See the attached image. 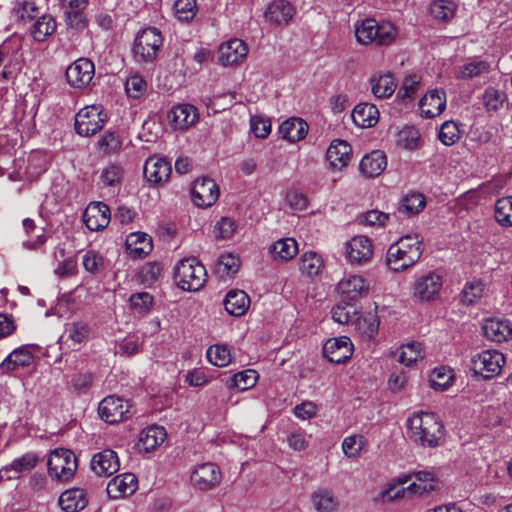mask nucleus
Returning <instances> with one entry per match:
<instances>
[{"label": "nucleus", "mask_w": 512, "mask_h": 512, "mask_svg": "<svg viewBox=\"0 0 512 512\" xmlns=\"http://www.w3.org/2000/svg\"><path fill=\"white\" fill-rule=\"evenodd\" d=\"M423 249V238L419 234L402 236L389 246L386 264L394 272L404 271L419 261Z\"/></svg>", "instance_id": "obj_1"}, {"label": "nucleus", "mask_w": 512, "mask_h": 512, "mask_svg": "<svg viewBox=\"0 0 512 512\" xmlns=\"http://www.w3.org/2000/svg\"><path fill=\"white\" fill-rule=\"evenodd\" d=\"M408 437L423 447H436L444 435V426L434 413L421 412L407 420Z\"/></svg>", "instance_id": "obj_2"}, {"label": "nucleus", "mask_w": 512, "mask_h": 512, "mask_svg": "<svg viewBox=\"0 0 512 512\" xmlns=\"http://www.w3.org/2000/svg\"><path fill=\"white\" fill-rule=\"evenodd\" d=\"M396 35V28L390 22L378 23L375 19L367 18L355 25L356 39L364 45L386 46L395 40Z\"/></svg>", "instance_id": "obj_3"}, {"label": "nucleus", "mask_w": 512, "mask_h": 512, "mask_svg": "<svg viewBox=\"0 0 512 512\" xmlns=\"http://www.w3.org/2000/svg\"><path fill=\"white\" fill-rule=\"evenodd\" d=\"M206 269L195 258L182 259L174 270L177 285L185 291H198L206 282Z\"/></svg>", "instance_id": "obj_4"}, {"label": "nucleus", "mask_w": 512, "mask_h": 512, "mask_svg": "<svg viewBox=\"0 0 512 512\" xmlns=\"http://www.w3.org/2000/svg\"><path fill=\"white\" fill-rule=\"evenodd\" d=\"M163 39L161 33L154 27H148L141 30L133 44V57L137 63H151L156 57L162 46Z\"/></svg>", "instance_id": "obj_5"}, {"label": "nucleus", "mask_w": 512, "mask_h": 512, "mask_svg": "<svg viewBox=\"0 0 512 512\" xmlns=\"http://www.w3.org/2000/svg\"><path fill=\"white\" fill-rule=\"evenodd\" d=\"M47 466L48 473L52 479L59 482H67L75 475L77 458L71 450L58 448L50 453Z\"/></svg>", "instance_id": "obj_6"}, {"label": "nucleus", "mask_w": 512, "mask_h": 512, "mask_svg": "<svg viewBox=\"0 0 512 512\" xmlns=\"http://www.w3.org/2000/svg\"><path fill=\"white\" fill-rule=\"evenodd\" d=\"M106 117L101 106H86L76 114V132L81 136H92L103 128Z\"/></svg>", "instance_id": "obj_7"}, {"label": "nucleus", "mask_w": 512, "mask_h": 512, "mask_svg": "<svg viewBox=\"0 0 512 512\" xmlns=\"http://www.w3.org/2000/svg\"><path fill=\"white\" fill-rule=\"evenodd\" d=\"M505 364L504 355L497 350L482 351L471 359V370L484 379L498 375Z\"/></svg>", "instance_id": "obj_8"}, {"label": "nucleus", "mask_w": 512, "mask_h": 512, "mask_svg": "<svg viewBox=\"0 0 512 512\" xmlns=\"http://www.w3.org/2000/svg\"><path fill=\"white\" fill-rule=\"evenodd\" d=\"M100 417L107 423H117L132 417L135 413L133 405L120 397L108 396L98 407Z\"/></svg>", "instance_id": "obj_9"}, {"label": "nucleus", "mask_w": 512, "mask_h": 512, "mask_svg": "<svg viewBox=\"0 0 512 512\" xmlns=\"http://www.w3.org/2000/svg\"><path fill=\"white\" fill-rule=\"evenodd\" d=\"M442 276L435 271L417 276L412 285V295L420 301H431L440 292Z\"/></svg>", "instance_id": "obj_10"}, {"label": "nucleus", "mask_w": 512, "mask_h": 512, "mask_svg": "<svg viewBox=\"0 0 512 512\" xmlns=\"http://www.w3.org/2000/svg\"><path fill=\"white\" fill-rule=\"evenodd\" d=\"M222 479L220 468L212 462L198 464L191 473V482L199 490L207 491L217 487Z\"/></svg>", "instance_id": "obj_11"}, {"label": "nucleus", "mask_w": 512, "mask_h": 512, "mask_svg": "<svg viewBox=\"0 0 512 512\" xmlns=\"http://www.w3.org/2000/svg\"><path fill=\"white\" fill-rule=\"evenodd\" d=\"M219 193L215 181L207 177L197 179L191 189L193 203L201 208L212 206L218 200Z\"/></svg>", "instance_id": "obj_12"}, {"label": "nucleus", "mask_w": 512, "mask_h": 512, "mask_svg": "<svg viewBox=\"0 0 512 512\" xmlns=\"http://www.w3.org/2000/svg\"><path fill=\"white\" fill-rule=\"evenodd\" d=\"M95 74L94 63L88 58H79L66 70L68 83L75 88L87 86Z\"/></svg>", "instance_id": "obj_13"}, {"label": "nucleus", "mask_w": 512, "mask_h": 512, "mask_svg": "<svg viewBox=\"0 0 512 512\" xmlns=\"http://www.w3.org/2000/svg\"><path fill=\"white\" fill-rule=\"evenodd\" d=\"M353 345L346 336L332 338L323 346V355L331 363L340 364L351 358Z\"/></svg>", "instance_id": "obj_14"}, {"label": "nucleus", "mask_w": 512, "mask_h": 512, "mask_svg": "<svg viewBox=\"0 0 512 512\" xmlns=\"http://www.w3.org/2000/svg\"><path fill=\"white\" fill-rule=\"evenodd\" d=\"M338 291L342 295V301L349 304L368 293L369 284L361 275H348L345 276L338 283Z\"/></svg>", "instance_id": "obj_15"}, {"label": "nucleus", "mask_w": 512, "mask_h": 512, "mask_svg": "<svg viewBox=\"0 0 512 512\" xmlns=\"http://www.w3.org/2000/svg\"><path fill=\"white\" fill-rule=\"evenodd\" d=\"M346 257L353 264H365L373 255V246L366 236H355L346 243Z\"/></svg>", "instance_id": "obj_16"}, {"label": "nucleus", "mask_w": 512, "mask_h": 512, "mask_svg": "<svg viewBox=\"0 0 512 512\" xmlns=\"http://www.w3.org/2000/svg\"><path fill=\"white\" fill-rule=\"evenodd\" d=\"M91 333V327L84 321L67 323L60 340L69 349L79 350L81 345L87 342Z\"/></svg>", "instance_id": "obj_17"}, {"label": "nucleus", "mask_w": 512, "mask_h": 512, "mask_svg": "<svg viewBox=\"0 0 512 512\" xmlns=\"http://www.w3.org/2000/svg\"><path fill=\"white\" fill-rule=\"evenodd\" d=\"M110 209L102 202L90 203L83 213V221L91 231L106 228L110 222Z\"/></svg>", "instance_id": "obj_18"}, {"label": "nucleus", "mask_w": 512, "mask_h": 512, "mask_svg": "<svg viewBox=\"0 0 512 512\" xmlns=\"http://www.w3.org/2000/svg\"><path fill=\"white\" fill-rule=\"evenodd\" d=\"M248 54L246 43L241 39H230L221 44L219 48V60L225 66L238 65Z\"/></svg>", "instance_id": "obj_19"}, {"label": "nucleus", "mask_w": 512, "mask_h": 512, "mask_svg": "<svg viewBox=\"0 0 512 512\" xmlns=\"http://www.w3.org/2000/svg\"><path fill=\"white\" fill-rule=\"evenodd\" d=\"M171 175V164L163 157L151 156L144 164V176L152 184L166 182Z\"/></svg>", "instance_id": "obj_20"}, {"label": "nucleus", "mask_w": 512, "mask_h": 512, "mask_svg": "<svg viewBox=\"0 0 512 512\" xmlns=\"http://www.w3.org/2000/svg\"><path fill=\"white\" fill-rule=\"evenodd\" d=\"M137 489V478L132 473H123L111 479L107 484V494L111 499H119L133 494Z\"/></svg>", "instance_id": "obj_21"}, {"label": "nucleus", "mask_w": 512, "mask_h": 512, "mask_svg": "<svg viewBox=\"0 0 512 512\" xmlns=\"http://www.w3.org/2000/svg\"><path fill=\"white\" fill-rule=\"evenodd\" d=\"M446 107V94L442 89H434L425 94L420 102L421 114L426 118L438 116Z\"/></svg>", "instance_id": "obj_22"}, {"label": "nucleus", "mask_w": 512, "mask_h": 512, "mask_svg": "<svg viewBox=\"0 0 512 512\" xmlns=\"http://www.w3.org/2000/svg\"><path fill=\"white\" fill-rule=\"evenodd\" d=\"M351 155L352 149L350 144L341 139L333 140L326 152V158L330 166L339 170L348 165Z\"/></svg>", "instance_id": "obj_23"}, {"label": "nucleus", "mask_w": 512, "mask_h": 512, "mask_svg": "<svg viewBox=\"0 0 512 512\" xmlns=\"http://www.w3.org/2000/svg\"><path fill=\"white\" fill-rule=\"evenodd\" d=\"M119 459L115 451L105 449L91 460L92 470L99 476H110L119 470Z\"/></svg>", "instance_id": "obj_24"}, {"label": "nucleus", "mask_w": 512, "mask_h": 512, "mask_svg": "<svg viewBox=\"0 0 512 512\" xmlns=\"http://www.w3.org/2000/svg\"><path fill=\"white\" fill-rule=\"evenodd\" d=\"M166 436V430L162 426L152 425L140 432L136 446L140 452L148 453L160 446Z\"/></svg>", "instance_id": "obj_25"}, {"label": "nucleus", "mask_w": 512, "mask_h": 512, "mask_svg": "<svg viewBox=\"0 0 512 512\" xmlns=\"http://www.w3.org/2000/svg\"><path fill=\"white\" fill-rule=\"evenodd\" d=\"M34 361V356L29 348L20 347L13 350L0 364L3 373L10 374L19 368L29 367Z\"/></svg>", "instance_id": "obj_26"}, {"label": "nucleus", "mask_w": 512, "mask_h": 512, "mask_svg": "<svg viewBox=\"0 0 512 512\" xmlns=\"http://www.w3.org/2000/svg\"><path fill=\"white\" fill-rule=\"evenodd\" d=\"M64 9L65 20L69 27L74 29H82L86 25L84 9L87 0H61Z\"/></svg>", "instance_id": "obj_27"}, {"label": "nucleus", "mask_w": 512, "mask_h": 512, "mask_svg": "<svg viewBox=\"0 0 512 512\" xmlns=\"http://www.w3.org/2000/svg\"><path fill=\"white\" fill-rule=\"evenodd\" d=\"M153 249L152 238L143 232L131 233L126 239V250L130 257L144 258Z\"/></svg>", "instance_id": "obj_28"}, {"label": "nucleus", "mask_w": 512, "mask_h": 512, "mask_svg": "<svg viewBox=\"0 0 512 512\" xmlns=\"http://www.w3.org/2000/svg\"><path fill=\"white\" fill-rule=\"evenodd\" d=\"M295 14L294 7L287 0H274L269 4L265 16L276 25H286Z\"/></svg>", "instance_id": "obj_29"}, {"label": "nucleus", "mask_w": 512, "mask_h": 512, "mask_svg": "<svg viewBox=\"0 0 512 512\" xmlns=\"http://www.w3.org/2000/svg\"><path fill=\"white\" fill-rule=\"evenodd\" d=\"M168 117L175 129L184 130L197 121L198 113L193 105L179 104L170 111Z\"/></svg>", "instance_id": "obj_30"}, {"label": "nucleus", "mask_w": 512, "mask_h": 512, "mask_svg": "<svg viewBox=\"0 0 512 512\" xmlns=\"http://www.w3.org/2000/svg\"><path fill=\"white\" fill-rule=\"evenodd\" d=\"M387 160L383 152L376 150L365 155L359 165L360 172L367 178L380 175L386 168Z\"/></svg>", "instance_id": "obj_31"}, {"label": "nucleus", "mask_w": 512, "mask_h": 512, "mask_svg": "<svg viewBox=\"0 0 512 512\" xmlns=\"http://www.w3.org/2000/svg\"><path fill=\"white\" fill-rule=\"evenodd\" d=\"M88 504L84 490L73 488L66 490L59 497V505L65 512H79Z\"/></svg>", "instance_id": "obj_32"}, {"label": "nucleus", "mask_w": 512, "mask_h": 512, "mask_svg": "<svg viewBox=\"0 0 512 512\" xmlns=\"http://www.w3.org/2000/svg\"><path fill=\"white\" fill-rule=\"evenodd\" d=\"M482 329L487 339L498 343L507 341L512 336V326L508 320H488Z\"/></svg>", "instance_id": "obj_33"}, {"label": "nucleus", "mask_w": 512, "mask_h": 512, "mask_svg": "<svg viewBox=\"0 0 512 512\" xmlns=\"http://www.w3.org/2000/svg\"><path fill=\"white\" fill-rule=\"evenodd\" d=\"M269 253L273 260L287 262L298 253V244L294 238H281L269 247Z\"/></svg>", "instance_id": "obj_34"}, {"label": "nucleus", "mask_w": 512, "mask_h": 512, "mask_svg": "<svg viewBox=\"0 0 512 512\" xmlns=\"http://www.w3.org/2000/svg\"><path fill=\"white\" fill-rule=\"evenodd\" d=\"M311 502L317 512H338L339 500L328 488H319L311 495Z\"/></svg>", "instance_id": "obj_35"}, {"label": "nucleus", "mask_w": 512, "mask_h": 512, "mask_svg": "<svg viewBox=\"0 0 512 512\" xmlns=\"http://www.w3.org/2000/svg\"><path fill=\"white\" fill-rule=\"evenodd\" d=\"M351 118L359 127H372L378 122L379 111L373 104L360 103L354 107Z\"/></svg>", "instance_id": "obj_36"}, {"label": "nucleus", "mask_w": 512, "mask_h": 512, "mask_svg": "<svg viewBox=\"0 0 512 512\" xmlns=\"http://www.w3.org/2000/svg\"><path fill=\"white\" fill-rule=\"evenodd\" d=\"M279 132L284 139L294 143L306 137L308 125L301 118H290L280 125Z\"/></svg>", "instance_id": "obj_37"}, {"label": "nucleus", "mask_w": 512, "mask_h": 512, "mask_svg": "<svg viewBox=\"0 0 512 512\" xmlns=\"http://www.w3.org/2000/svg\"><path fill=\"white\" fill-rule=\"evenodd\" d=\"M250 305V298L243 290H231L224 299L226 311L233 316H242Z\"/></svg>", "instance_id": "obj_38"}, {"label": "nucleus", "mask_w": 512, "mask_h": 512, "mask_svg": "<svg viewBox=\"0 0 512 512\" xmlns=\"http://www.w3.org/2000/svg\"><path fill=\"white\" fill-rule=\"evenodd\" d=\"M324 262L322 257L314 251H307L299 258V270L308 278H314L322 272Z\"/></svg>", "instance_id": "obj_39"}, {"label": "nucleus", "mask_w": 512, "mask_h": 512, "mask_svg": "<svg viewBox=\"0 0 512 512\" xmlns=\"http://www.w3.org/2000/svg\"><path fill=\"white\" fill-rule=\"evenodd\" d=\"M437 480L431 472L420 471L414 474V481L408 485L413 496H424L436 488Z\"/></svg>", "instance_id": "obj_40"}, {"label": "nucleus", "mask_w": 512, "mask_h": 512, "mask_svg": "<svg viewBox=\"0 0 512 512\" xmlns=\"http://www.w3.org/2000/svg\"><path fill=\"white\" fill-rule=\"evenodd\" d=\"M426 206L425 197L421 193L407 194L398 203L397 212L410 217L419 214Z\"/></svg>", "instance_id": "obj_41"}, {"label": "nucleus", "mask_w": 512, "mask_h": 512, "mask_svg": "<svg viewBox=\"0 0 512 512\" xmlns=\"http://www.w3.org/2000/svg\"><path fill=\"white\" fill-rule=\"evenodd\" d=\"M397 362L405 366H411L424 358L422 345L419 342H410L402 345L396 352Z\"/></svg>", "instance_id": "obj_42"}, {"label": "nucleus", "mask_w": 512, "mask_h": 512, "mask_svg": "<svg viewBox=\"0 0 512 512\" xmlns=\"http://www.w3.org/2000/svg\"><path fill=\"white\" fill-rule=\"evenodd\" d=\"M372 92L377 98L390 97L397 87V84L390 73L373 76L370 80Z\"/></svg>", "instance_id": "obj_43"}, {"label": "nucleus", "mask_w": 512, "mask_h": 512, "mask_svg": "<svg viewBox=\"0 0 512 512\" xmlns=\"http://www.w3.org/2000/svg\"><path fill=\"white\" fill-rule=\"evenodd\" d=\"M56 30V21L52 15L44 14L35 21L32 25L30 32L32 37L38 41L42 42L47 37L51 36Z\"/></svg>", "instance_id": "obj_44"}, {"label": "nucleus", "mask_w": 512, "mask_h": 512, "mask_svg": "<svg viewBox=\"0 0 512 512\" xmlns=\"http://www.w3.org/2000/svg\"><path fill=\"white\" fill-rule=\"evenodd\" d=\"M506 100L505 92L494 87H487L481 95L482 105L488 113L499 111Z\"/></svg>", "instance_id": "obj_45"}, {"label": "nucleus", "mask_w": 512, "mask_h": 512, "mask_svg": "<svg viewBox=\"0 0 512 512\" xmlns=\"http://www.w3.org/2000/svg\"><path fill=\"white\" fill-rule=\"evenodd\" d=\"M454 378L455 374L452 369L441 366L431 372L429 382L434 390L445 391L452 385Z\"/></svg>", "instance_id": "obj_46"}, {"label": "nucleus", "mask_w": 512, "mask_h": 512, "mask_svg": "<svg viewBox=\"0 0 512 512\" xmlns=\"http://www.w3.org/2000/svg\"><path fill=\"white\" fill-rule=\"evenodd\" d=\"M258 380V373L253 369H247L238 373H235L226 382L229 389H237L240 391L248 390L252 388Z\"/></svg>", "instance_id": "obj_47"}, {"label": "nucleus", "mask_w": 512, "mask_h": 512, "mask_svg": "<svg viewBox=\"0 0 512 512\" xmlns=\"http://www.w3.org/2000/svg\"><path fill=\"white\" fill-rule=\"evenodd\" d=\"M39 461L38 456L33 452H28L21 457L12 461L9 466H6L0 470V478H3L7 473L13 471L20 473L33 469Z\"/></svg>", "instance_id": "obj_48"}, {"label": "nucleus", "mask_w": 512, "mask_h": 512, "mask_svg": "<svg viewBox=\"0 0 512 512\" xmlns=\"http://www.w3.org/2000/svg\"><path fill=\"white\" fill-rule=\"evenodd\" d=\"M420 133L418 129L407 126L396 134L397 147L405 150H414L419 147Z\"/></svg>", "instance_id": "obj_49"}, {"label": "nucleus", "mask_w": 512, "mask_h": 512, "mask_svg": "<svg viewBox=\"0 0 512 512\" xmlns=\"http://www.w3.org/2000/svg\"><path fill=\"white\" fill-rule=\"evenodd\" d=\"M489 71V64L482 60H475L461 65L457 72V79H472Z\"/></svg>", "instance_id": "obj_50"}, {"label": "nucleus", "mask_w": 512, "mask_h": 512, "mask_svg": "<svg viewBox=\"0 0 512 512\" xmlns=\"http://www.w3.org/2000/svg\"><path fill=\"white\" fill-rule=\"evenodd\" d=\"M495 220L504 227L512 226V197H503L496 201L494 209Z\"/></svg>", "instance_id": "obj_51"}, {"label": "nucleus", "mask_w": 512, "mask_h": 512, "mask_svg": "<svg viewBox=\"0 0 512 512\" xmlns=\"http://www.w3.org/2000/svg\"><path fill=\"white\" fill-rule=\"evenodd\" d=\"M367 445V440L362 435H351L344 438L342 450L346 457L357 459L361 456L363 449Z\"/></svg>", "instance_id": "obj_52"}, {"label": "nucleus", "mask_w": 512, "mask_h": 512, "mask_svg": "<svg viewBox=\"0 0 512 512\" xmlns=\"http://www.w3.org/2000/svg\"><path fill=\"white\" fill-rule=\"evenodd\" d=\"M208 361L218 367H225L231 362V352L227 345H212L207 350Z\"/></svg>", "instance_id": "obj_53"}, {"label": "nucleus", "mask_w": 512, "mask_h": 512, "mask_svg": "<svg viewBox=\"0 0 512 512\" xmlns=\"http://www.w3.org/2000/svg\"><path fill=\"white\" fill-rule=\"evenodd\" d=\"M456 10V4L452 0H434L430 4V13L433 18L441 21L451 19Z\"/></svg>", "instance_id": "obj_54"}, {"label": "nucleus", "mask_w": 512, "mask_h": 512, "mask_svg": "<svg viewBox=\"0 0 512 512\" xmlns=\"http://www.w3.org/2000/svg\"><path fill=\"white\" fill-rule=\"evenodd\" d=\"M130 307L134 313L144 316L150 312L153 305V297L148 292L134 293L129 298Z\"/></svg>", "instance_id": "obj_55"}, {"label": "nucleus", "mask_w": 512, "mask_h": 512, "mask_svg": "<svg viewBox=\"0 0 512 512\" xmlns=\"http://www.w3.org/2000/svg\"><path fill=\"white\" fill-rule=\"evenodd\" d=\"M124 175L123 167L117 163H110L103 168L100 180L105 186H116L121 183Z\"/></svg>", "instance_id": "obj_56"}, {"label": "nucleus", "mask_w": 512, "mask_h": 512, "mask_svg": "<svg viewBox=\"0 0 512 512\" xmlns=\"http://www.w3.org/2000/svg\"><path fill=\"white\" fill-rule=\"evenodd\" d=\"M196 10V0H176L174 3V13L180 21H191L196 15Z\"/></svg>", "instance_id": "obj_57"}, {"label": "nucleus", "mask_w": 512, "mask_h": 512, "mask_svg": "<svg viewBox=\"0 0 512 512\" xmlns=\"http://www.w3.org/2000/svg\"><path fill=\"white\" fill-rule=\"evenodd\" d=\"M439 140L446 146L455 144L460 139V130L454 121H446L442 124L439 134Z\"/></svg>", "instance_id": "obj_58"}, {"label": "nucleus", "mask_w": 512, "mask_h": 512, "mask_svg": "<svg viewBox=\"0 0 512 512\" xmlns=\"http://www.w3.org/2000/svg\"><path fill=\"white\" fill-rule=\"evenodd\" d=\"M484 286L481 281L467 283L461 292V301L466 305L474 304L482 297Z\"/></svg>", "instance_id": "obj_59"}, {"label": "nucleus", "mask_w": 512, "mask_h": 512, "mask_svg": "<svg viewBox=\"0 0 512 512\" xmlns=\"http://www.w3.org/2000/svg\"><path fill=\"white\" fill-rule=\"evenodd\" d=\"M147 84L139 74L131 75L125 82V90L129 97L133 99L140 98L146 91Z\"/></svg>", "instance_id": "obj_60"}, {"label": "nucleus", "mask_w": 512, "mask_h": 512, "mask_svg": "<svg viewBox=\"0 0 512 512\" xmlns=\"http://www.w3.org/2000/svg\"><path fill=\"white\" fill-rule=\"evenodd\" d=\"M411 476L400 479L397 483H391L388 485L386 490L384 491V496L389 500L400 499L405 497L413 496L412 492L408 489V486L404 487V484L408 482Z\"/></svg>", "instance_id": "obj_61"}, {"label": "nucleus", "mask_w": 512, "mask_h": 512, "mask_svg": "<svg viewBox=\"0 0 512 512\" xmlns=\"http://www.w3.org/2000/svg\"><path fill=\"white\" fill-rule=\"evenodd\" d=\"M420 81V76L416 74L405 77L397 96L402 100L412 99L418 90Z\"/></svg>", "instance_id": "obj_62"}, {"label": "nucleus", "mask_w": 512, "mask_h": 512, "mask_svg": "<svg viewBox=\"0 0 512 512\" xmlns=\"http://www.w3.org/2000/svg\"><path fill=\"white\" fill-rule=\"evenodd\" d=\"M15 17L21 21L32 20L38 14V7L33 1H22L14 7Z\"/></svg>", "instance_id": "obj_63"}, {"label": "nucleus", "mask_w": 512, "mask_h": 512, "mask_svg": "<svg viewBox=\"0 0 512 512\" xmlns=\"http://www.w3.org/2000/svg\"><path fill=\"white\" fill-rule=\"evenodd\" d=\"M389 220V214L379 210H370L360 216V222L371 227H384Z\"/></svg>", "instance_id": "obj_64"}]
</instances>
